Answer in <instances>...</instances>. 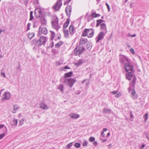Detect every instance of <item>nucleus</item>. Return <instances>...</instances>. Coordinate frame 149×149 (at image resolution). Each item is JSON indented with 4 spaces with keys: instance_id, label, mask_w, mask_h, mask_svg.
<instances>
[{
    "instance_id": "f257e3e1",
    "label": "nucleus",
    "mask_w": 149,
    "mask_h": 149,
    "mask_svg": "<svg viewBox=\"0 0 149 149\" xmlns=\"http://www.w3.org/2000/svg\"><path fill=\"white\" fill-rule=\"evenodd\" d=\"M124 67L126 72L127 73L126 74V78L130 79V76L134 75L133 74L134 72V66L131 65L129 61L125 63Z\"/></svg>"
},
{
    "instance_id": "f03ea898",
    "label": "nucleus",
    "mask_w": 149,
    "mask_h": 149,
    "mask_svg": "<svg viewBox=\"0 0 149 149\" xmlns=\"http://www.w3.org/2000/svg\"><path fill=\"white\" fill-rule=\"evenodd\" d=\"M47 40V38L46 37L41 36L37 41L35 39H33L31 41V43L32 45L35 44L36 46L39 47L42 45L44 46Z\"/></svg>"
},
{
    "instance_id": "7ed1b4c3",
    "label": "nucleus",
    "mask_w": 149,
    "mask_h": 149,
    "mask_svg": "<svg viewBox=\"0 0 149 149\" xmlns=\"http://www.w3.org/2000/svg\"><path fill=\"white\" fill-rule=\"evenodd\" d=\"M94 34V30L92 29H85L82 32V36L85 37L87 36L88 37L91 38L93 36Z\"/></svg>"
},
{
    "instance_id": "20e7f679",
    "label": "nucleus",
    "mask_w": 149,
    "mask_h": 149,
    "mask_svg": "<svg viewBox=\"0 0 149 149\" xmlns=\"http://www.w3.org/2000/svg\"><path fill=\"white\" fill-rule=\"evenodd\" d=\"M130 79H127L129 81L132 79V81L130 82V87L128 88V90L130 92V91L132 89H131V87L133 88L134 87L136 83V78L135 75H132V76H130Z\"/></svg>"
},
{
    "instance_id": "39448f33",
    "label": "nucleus",
    "mask_w": 149,
    "mask_h": 149,
    "mask_svg": "<svg viewBox=\"0 0 149 149\" xmlns=\"http://www.w3.org/2000/svg\"><path fill=\"white\" fill-rule=\"evenodd\" d=\"M4 126L3 124L0 125V140L3 138L7 134L8 132L6 127L2 128Z\"/></svg>"
},
{
    "instance_id": "423d86ee",
    "label": "nucleus",
    "mask_w": 149,
    "mask_h": 149,
    "mask_svg": "<svg viewBox=\"0 0 149 149\" xmlns=\"http://www.w3.org/2000/svg\"><path fill=\"white\" fill-rule=\"evenodd\" d=\"M85 50V49L83 46L79 45L77 46L74 50V54L75 55H80Z\"/></svg>"
},
{
    "instance_id": "0eeeda50",
    "label": "nucleus",
    "mask_w": 149,
    "mask_h": 149,
    "mask_svg": "<svg viewBox=\"0 0 149 149\" xmlns=\"http://www.w3.org/2000/svg\"><path fill=\"white\" fill-rule=\"evenodd\" d=\"M76 82L75 79L72 78H68L66 79L64 81V83L66 85L68 86L70 88H72Z\"/></svg>"
},
{
    "instance_id": "6e6552de",
    "label": "nucleus",
    "mask_w": 149,
    "mask_h": 149,
    "mask_svg": "<svg viewBox=\"0 0 149 149\" xmlns=\"http://www.w3.org/2000/svg\"><path fill=\"white\" fill-rule=\"evenodd\" d=\"M58 19L56 17L52 22V27L57 31L61 27L58 25Z\"/></svg>"
},
{
    "instance_id": "1a4fd4ad",
    "label": "nucleus",
    "mask_w": 149,
    "mask_h": 149,
    "mask_svg": "<svg viewBox=\"0 0 149 149\" xmlns=\"http://www.w3.org/2000/svg\"><path fill=\"white\" fill-rule=\"evenodd\" d=\"M62 4V0H58L52 7V8L55 11H58L60 8Z\"/></svg>"
},
{
    "instance_id": "9d476101",
    "label": "nucleus",
    "mask_w": 149,
    "mask_h": 149,
    "mask_svg": "<svg viewBox=\"0 0 149 149\" xmlns=\"http://www.w3.org/2000/svg\"><path fill=\"white\" fill-rule=\"evenodd\" d=\"M39 33L38 36H41L42 33L44 35H46L48 33L47 29L45 27H42L40 26L39 29Z\"/></svg>"
},
{
    "instance_id": "9b49d317",
    "label": "nucleus",
    "mask_w": 149,
    "mask_h": 149,
    "mask_svg": "<svg viewBox=\"0 0 149 149\" xmlns=\"http://www.w3.org/2000/svg\"><path fill=\"white\" fill-rule=\"evenodd\" d=\"M106 33L104 32H100L95 38L96 40V43L99 42L100 40H102Z\"/></svg>"
},
{
    "instance_id": "f8f14e48",
    "label": "nucleus",
    "mask_w": 149,
    "mask_h": 149,
    "mask_svg": "<svg viewBox=\"0 0 149 149\" xmlns=\"http://www.w3.org/2000/svg\"><path fill=\"white\" fill-rule=\"evenodd\" d=\"M120 56L119 61L121 63H125V61H126L127 63L129 61L128 59L125 56L123 55H120Z\"/></svg>"
},
{
    "instance_id": "ddd939ff",
    "label": "nucleus",
    "mask_w": 149,
    "mask_h": 149,
    "mask_svg": "<svg viewBox=\"0 0 149 149\" xmlns=\"http://www.w3.org/2000/svg\"><path fill=\"white\" fill-rule=\"evenodd\" d=\"M130 92H131L132 94L131 97L133 99L135 100L138 98V95L135 91V89L134 88L131 90Z\"/></svg>"
},
{
    "instance_id": "4468645a",
    "label": "nucleus",
    "mask_w": 149,
    "mask_h": 149,
    "mask_svg": "<svg viewBox=\"0 0 149 149\" xmlns=\"http://www.w3.org/2000/svg\"><path fill=\"white\" fill-rule=\"evenodd\" d=\"M10 98V94L8 92H5L4 96L3 97V100L5 101V100H8Z\"/></svg>"
},
{
    "instance_id": "2eb2a0df",
    "label": "nucleus",
    "mask_w": 149,
    "mask_h": 149,
    "mask_svg": "<svg viewBox=\"0 0 149 149\" xmlns=\"http://www.w3.org/2000/svg\"><path fill=\"white\" fill-rule=\"evenodd\" d=\"M65 10L67 15L70 17L72 11L71 7L70 5L68 6L65 8Z\"/></svg>"
},
{
    "instance_id": "dca6fc26",
    "label": "nucleus",
    "mask_w": 149,
    "mask_h": 149,
    "mask_svg": "<svg viewBox=\"0 0 149 149\" xmlns=\"http://www.w3.org/2000/svg\"><path fill=\"white\" fill-rule=\"evenodd\" d=\"M100 30L101 32H104V33H107V29L106 28V25L105 23H101L100 25Z\"/></svg>"
},
{
    "instance_id": "f3484780",
    "label": "nucleus",
    "mask_w": 149,
    "mask_h": 149,
    "mask_svg": "<svg viewBox=\"0 0 149 149\" xmlns=\"http://www.w3.org/2000/svg\"><path fill=\"white\" fill-rule=\"evenodd\" d=\"M88 41V40L86 38H81L79 40V45L83 46L82 45H85Z\"/></svg>"
},
{
    "instance_id": "a211bd4d",
    "label": "nucleus",
    "mask_w": 149,
    "mask_h": 149,
    "mask_svg": "<svg viewBox=\"0 0 149 149\" xmlns=\"http://www.w3.org/2000/svg\"><path fill=\"white\" fill-rule=\"evenodd\" d=\"M69 116L71 118L74 119H76L79 117V115L74 113H71L69 114Z\"/></svg>"
},
{
    "instance_id": "6ab92c4d",
    "label": "nucleus",
    "mask_w": 149,
    "mask_h": 149,
    "mask_svg": "<svg viewBox=\"0 0 149 149\" xmlns=\"http://www.w3.org/2000/svg\"><path fill=\"white\" fill-rule=\"evenodd\" d=\"M42 11L40 9L37 8L35 11V14L37 17H39L41 15Z\"/></svg>"
},
{
    "instance_id": "aec40b11",
    "label": "nucleus",
    "mask_w": 149,
    "mask_h": 149,
    "mask_svg": "<svg viewBox=\"0 0 149 149\" xmlns=\"http://www.w3.org/2000/svg\"><path fill=\"white\" fill-rule=\"evenodd\" d=\"M40 19L42 24L43 26H46L47 24V21L46 18L44 17H41Z\"/></svg>"
},
{
    "instance_id": "412c9836",
    "label": "nucleus",
    "mask_w": 149,
    "mask_h": 149,
    "mask_svg": "<svg viewBox=\"0 0 149 149\" xmlns=\"http://www.w3.org/2000/svg\"><path fill=\"white\" fill-rule=\"evenodd\" d=\"M69 32L71 35H73L75 32V30L72 25H70L69 27Z\"/></svg>"
},
{
    "instance_id": "4be33fe9",
    "label": "nucleus",
    "mask_w": 149,
    "mask_h": 149,
    "mask_svg": "<svg viewBox=\"0 0 149 149\" xmlns=\"http://www.w3.org/2000/svg\"><path fill=\"white\" fill-rule=\"evenodd\" d=\"M17 120L15 118H14L13 120L11 122L10 124L11 125L13 126H16L17 125Z\"/></svg>"
},
{
    "instance_id": "5701e85b",
    "label": "nucleus",
    "mask_w": 149,
    "mask_h": 149,
    "mask_svg": "<svg viewBox=\"0 0 149 149\" xmlns=\"http://www.w3.org/2000/svg\"><path fill=\"white\" fill-rule=\"evenodd\" d=\"M40 108L42 109H48L46 105L44 103L42 102L40 104Z\"/></svg>"
},
{
    "instance_id": "b1692460",
    "label": "nucleus",
    "mask_w": 149,
    "mask_h": 149,
    "mask_svg": "<svg viewBox=\"0 0 149 149\" xmlns=\"http://www.w3.org/2000/svg\"><path fill=\"white\" fill-rule=\"evenodd\" d=\"M72 71L65 73L64 74V78H66L67 77H70L72 75Z\"/></svg>"
},
{
    "instance_id": "393cba45",
    "label": "nucleus",
    "mask_w": 149,
    "mask_h": 149,
    "mask_svg": "<svg viewBox=\"0 0 149 149\" xmlns=\"http://www.w3.org/2000/svg\"><path fill=\"white\" fill-rule=\"evenodd\" d=\"M84 62V61L83 59L79 60L77 62L74 63V65L76 66H78L83 63Z\"/></svg>"
},
{
    "instance_id": "a878e982",
    "label": "nucleus",
    "mask_w": 149,
    "mask_h": 149,
    "mask_svg": "<svg viewBox=\"0 0 149 149\" xmlns=\"http://www.w3.org/2000/svg\"><path fill=\"white\" fill-rule=\"evenodd\" d=\"M104 21L102 19H99L97 21V24H96V27H98L99 25L101 23H102L103 22H104Z\"/></svg>"
},
{
    "instance_id": "bb28decb",
    "label": "nucleus",
    "mask_w": 149,
    "mask_h": 149,
    "mask_svg": "<svg viewBox=\"0 0 149 149\" xmlns=\"http://www.w3.org/2000/svg\"><path fill=\"white\" fill-rule=\"evenodd\" d=\"M35 34L34 32L29 33L28 35V38L30 39H31L34 36Z\"/></svg>"
},
{
    "instance_id": "cd10ccee",
    "label": "nucleus",
    "mask_w": 149,
    "mask_h": 149,
    "mask_svg": "<svg viewBox=\"0 0 149 149\" xmlns=\"http://www.w3.org/2000/svg\"><path fill=\"white\" fill-rule=\"evenodd\" d=\"M50 32L51 33V37L50 38V40H52L54 38L55 34L54 32L52 31H50Z\"/></svg>"
},
{
    "instance_id": "c85d7f7f",
    "label": "nucleus",
    "mask_w": 149,
    "mask_h": 149,
    "mask_svg": "<svg viewBox=\"0 0 149 149\" xmlns=\"http://www.w3.org/2000/svg\"><path fill=\"white\" fill-rule=\"evenodd\" d=\"M111 112V110L110 109L104 108L103 111V113H110Z\"/></svg>"
},
{
    "instance_id": "c756f323",
    "label": "nucleus",
    "mask_w": 149,
    "mask_h": 149,
    "mask_svg": "<svg viewBox=\"0 0 149 149\" xmlns=\"http://www.w3.org/2000/svg\"><path fill=\"white\" fill-rule=\"evenodd\" d=\"M69 20L68 19H67V21L64 23V24L63 25V27H64V28H65L68 26L69 23Z\"/></svg>"
},
{
    "instance_id": "7c9ffc66",
    "label": "nucleus",
    "mask_w": 149,
    "mask_h": 149,
    "mask_svg": "<svg viewBox=\"0 0 149 149\" xmlns=\"http://www.w3.org/2000/svg\"><path fill=\"white\" fill-rule=\"evenodd\" d=\"M58 89H59L62 93L63 92V86L62 84H61L59 85L58 88Z\"/></svg>"
},
{
    "instance_id": "2f4dec72",
    "label": "nucleus",
    "mask_w": 149,
    "mask_h": 149,
    "mask_svg": "<svg viewBox=\"0 0 149 149\" xmlns=\"http://www.w3.org/2000/svg\"><path fill=\"white\" fill-rule=\"evenodd\" d=\"M92 16L93 18L97 17L100 16V14H96L94 13H92Z\"/></svg>"
},
{
    "instance_id": "473e14b6",
    "label": "nucleus",
    "mask_w": 149,
    "mask_h": 149,
    "mask_svg": "<svg viewBox=\"0 0 149 149\" xmlns=\"http://www.w3.org/2000/svg\"><path fill=\"white\" fill-rule=\"evenodd\" d=\"M63 42L62 41H59L55 45L56 47L57 48L59 47V46L62 45Z\"/></svg>"
},
{
    "instance_id": "72a5a7b5",
    "label": "nucleus",
    "mask_w": 149,
    "mask_h": 149,
    "mask_svg": "<svg viewBox=\"0 0 149 149\" xmlns=\"http://www.w3.org/2000/svg\"><path fill=\"white\" fill-rule=\"evenodd\" d=\"M63 32L65 36V37H67L68 35V32L67 30L64 29L63 30Z\"/></svg>"
},
{
    "instance_id": "f704fd0d",
    "label": "nucleus",
    "mask_w": 149,
    "mask_h": 149,
    "mask_svg": "<svg viewBox=\"0 0 149 149\" xmlns=\"http://www.w3.org/2000/svg\"><path fill=\"white\" fill-rule=\"evenodd\" d=\"M73 143L71 142L68 144L66 146V148L67 149L70 148V147L72 145Z\"/></svg>"
},
{
    "instance_id": "c9c22d12",
    "label": "nucleus",
    "mask_w": 149,
    "mask_h": 149,
    "mask_svg": "<svg viewBox=\"0 0 149 149\" xmlns=\"http://www.w3.org/2000/svg\"><path fill=\"white\" fill-rule=\"evenodd\" d=\"M144 116V120L145 122H146L148 118V113H146Z\"/></svg>"
},
{
    "instance_id": "e433bc0d",
    "label": "nucleus",
    "mask_w": 149,
    "mask_h": 149,
    "mask_svg": "<svg viewBox=\"0 0 149 149\" xmlns=\"http://www.w3.org/2000/svg\"><path fill=\"white\" fill-rule=\"evenodd\" d=\"M33 12L32 11H31L30 12V18L29 19L30 20H32V19L33 18Z\"/></svg>"
},
{
    "instance_id": "4c0bfd02",
    "label": "nucleus",
    "mask_w": 149,
    "mask_h": 149,
    "mask_svg": "<svg viewBox=\"0 0 149 149\" xmlns=\"http://www.w3.org/2000/svg\"><path fill=\"white\" fill-rule=\"evenodd\" d=\"M107 130V129L106 128H104L103 129V131L102 132L101 135L103 136V137H105V134H104V132H106Z\"/></svg>"
},
{
    "instance_id": "58836bf2",
    "label": "nucleus",
    "mask_w": 149,
    "mask_h": 149,
    "mask_svg": "<svg viewBox=\"0 0 149 149\" xmlns=\"http://www.w3.org/2000/svg\"><path fill=\"white\" fill-rule=\"evenodd\" d=\"M89 141L91 142L94 141L95 140V138L93 137H91L89 138Z\"/></svg>"
},
{
    "instance_id": "ea45409f",
    "label": "nucleus",
    "mask_w": 149,
    "mask_h": 149,
    "mask_svg": "<svg viewBox=\"0 0 149 149\" xmlns=\"http://www.w3.org/2000/svg\"><path fill=\"white\" fill-rule=\"evenodd\" d=\"M70 68L68 66H65L64 67V68H61V69L62 70H64V71H66L65 70V69H70Z\"/></svg>"
},
{
    "instance_id": "a19ab883",
    "label": "nucleus",
    "mask_w": 149,
    "mask_h": 149,
    "mask_svg": "<svg viewBox=\"0 0 149 149\" xmlns=\"http://www.w3.org/2000/svg\"><path fill=\"white\" fill-rule=\"evenodd\" d=\"M80 144L79 143H76L74 145V146L77 148H79L80 147Z\"/></svg>"
},
{
    "instance_id": "79ce46f5",
    "label": "nucleus",
    "mask_w": 149,
    "mask_h": 149,
    "mask_svg": "<svg viewBox=\"0 0 149 149\" xmlns=\"http://www.w3.org/2000/svg\"><path fill=\"white\" fill-rule=\"evenodd\" d=\"M86 47L87 49L88 50H90L91 48V47L90 46V44L88 43L87 44Z\"/></svg>"
},
{
    "instance_id": "37998d69",
    "label": "nucleus",
    "mask_w": 149,
    "mask_h": 149,
    "mask_svg": "<svg viewBox=\"0 0 149 149\" xmlns=\"http://www.w3.org/2000/svg\"><path fill=\"white\" fill-rule=\"evenodd\" d=\"M86 81V85H88L89 83V81L88 80H84L82 82V84H83L84 82Z\"/></svg>"
},
{
    "instance_id": "c03bdc74",
    "label": "nucleus",
    "mask_w": 149,
    "mask_h": 149,
    "mask_svg": "<svg viewBox=\"0 0 149 149\" xmlns=\"http://www.w3.org/2000/svg\"><path fill=\"white\" fill-rule=\"evenodd\" d=\"M93 19V17L92 16H88L87 21L88 22L92 20Z\"/></svg>"
},
{
    "instance_id": "a18cd8bd",
    "label": "nucleus",
    "mask_w": 149,
    "mask_h": 149,
    "mask_svg": "<svg viewBox=\"0 0 149 149\" xmlns=\"http://www.w3.org/2000/svg\"><path fill=\"white\" fill-rule=\"evenodd\" d=\"M24 124L23 122L22 121V120H19V122L18 126H22Z\"/></svg>"
},
{
    "instance_id": "49530a36",
    "label": "nucleus",
    "mask_w": 149,
    "mask_h": 149,
    "mask_svg": "<svg viewBox=\"0 0 149 149\" xmlns=\"http://www.w3.org/2000/svg\"><path fill=\"white\" fill-rule=\"evenodd\" d=\"M18 108H19L18 106V105H17L15 104L14 105L13 109L14 110H17V109H18Z\"/></svg>"
},
{
    "instance_id": "de8ad7c7",
    "label": "nucleus",
    "mask_w": 149,
    "mask_h": 149,
    "mask_svg": "<svg viewBox=\"0 0 149 149\" xmlns=\"http://www.w3.org/2000/svg\"><path fill=\"white\" fill-rule=\"evenodd\" d=\"M121 93L120 92H119L116 95V97L117 98L118 97L121 96Z\"/></svg>"
},
{
    "instance_id": "09e8293b",
    "label": "nucleus",
    "mask_w": 149,
    "mask_h": 149,
    "mask_svg": "<svg viewBox=\"0 0 149 149\" xmlns=\"http://www.w3.org/2000/svg\"><path fill=\"white\" fill-rule=\"evenodd\" d=\"M71 0H67L64 3V5H67Z\"/></svg>"
},
{
    "instance_id": "8fccbe9b",
    "label": "nucleus",
    "mask_w": 149,
    "mask_h": 149,
    "mask_svg": "<svg viewBox=\"0 0 149 149\" xmlns=\"http://www.w3.org/2000/svg\"><path fill=\"white\" fill-rule=\"evenodd\" d=\"M130 52L133 54H135L134 50L133 48H131L130 50Z\"/></svg>"
},
{
    "instance_id": "3c124183",
    "label": "nucleus",
    "mask_w": 149,
    "mask_h": 149,
    "mask_svg": "<svg viewBox=\"0 0 149 149\" xmlns=\"http://www.w3.org/2000/svg\"><path fill=\"white\" fill-rule=\"evenodd\" d=\"M106 5L107 6V9H108V11L109 12L110 11V6H109V5L107 3H106Z\"/></svg>"
},
{
    "instance_id": "603ef678",
    "label": "nucleus",
    "mask_w": 149,
    "mask_h": 149,
    "mask_svg": "<svg viewBox=\"0 0 149 149\" xmlns=\"http://www.w3.org/2000/svg\"><path fill=\"white\" fill-rule=\"evenodd\" d=\"M31 25V24L30 23H29L27 25V30H29L30 29V27Z\"/></svg>"
},
{
    "instance_id": "864d4df0",
    "label": "nucleus",
    "mask_w": 149,
    "mask_h": 149,
    "mask_svg": "<svg viewBox=\"0 0 149 149\" xmlns=\"http://www.w3.org/2000/svg\"><path fill=\"white\" fill-rule=\"evenodd\" d=\"M118 92V91H113L111 93L113 95H115V94H116Z\"/></svg>"
},
{
    "instance_id": "5fc2aeb1",
    "label": "nucleus",
    "mask_w": 149,
    "mask_h": 149,
    "mask_svg": "<svg viewBox=\"0 0 149 149\" xmlns=\"http://www.w3.org/2000/svg\"><path fill=\"white\" fill-rule=\"evenodd\" d=\"M145 145L144 144H143L142 145V146L140 147V149H143L145 147Z\"/></svg>"
},
{
    "instance_id": "6e6d98bb",
    "label": "nucleus",
    "mask_w": 149,
    "mask_h": 149,
    "mask_svg": "<svg viewBox=\"0 0 149 149\" xmlns=\"http://www.w3.org/2000/svg\"><path fill=\"white\" fill-rule=\"evenodd\" d=\"M82 145L83 146H86L87 145V143L86 141L83 142Z\"/></svg>"
},
{
    "instance_id": "4d7b16f0",
    "label": "nucleus",
    "mask_w": 149,
    "mask_h": 149,
    "mask_svg": "<svg viewBox=\"0 0 149 149\" xmlns=\"http://www.w3.org/2000/svg\"><path fill=\"white\" fill-rule=\"evenodd\" d=\"M1 75L4 77H6L5 74L4 72H1Z\"/></svg>"
},
{
    "instance_id": "13d9d810",
    "label": "nucleus",
    "mask_w": 149,
    "mask_h": 149,
    "mask_svg": "<svg viewBox=\"0 0 149 149\" xmlns=\"http://www.w3.org/2000/svg\"><path fill=\"white\" fill-rule=\"evenodd\" d=\"M56 64L57 66H58L61 65L60 63L59 62H56Z\"/></svg>"
},
{
    "instance_id": "bf43d9fd",
    "label": "nucleus",
    "mask_w": 149,
    "mask_h": 149,
    "mask_svg": "<svg viewBox=\"0 0 149 149\" xmlns=\"http://www.w3.org/2000/svg\"><path fill=\"white\" fill-rule=\"evenodd\" d=\"M93 144L95 146H96L97 145V142L95 141L93 142Z\"/></svg>"
},
{
    "instance_id": "052dcab7",
    "label": "nucleus",
    "mask_w": 149,
    "mask_h": 149,
    "mask_svg": "<svg viewBox=\"0 0 149 149\" xmlns=\"http://www.w3.org/2000/svg\"><path fill=\"white\" fill-rule=\"evenodd\" d=\"M130 36L131 37H135L136 36V34H133V35H130Z\"/></svg>"
},
{
    "instance_id": "680f3d73",
    "label": "nucleus",
    "mask_w": 149,
    "mask_h": 149,
    "mask_svg": "<svg viewBox=\"0 0 149 149\" xmlns=\"http://www.w3.org/2000/svg\"><path fill=\"white\" fill-rule=\"evenodd\" d=\"M16 110H14V109H13V111H12V113H16Z\"/></svg>"
},
{
    "instance_id": "e2e57ef3",
    "label": "nucleus",
    "mask_w": 149,
    "mask_h": 149,
    "mask_svg": "<svg viewBox=\"0 0 149 149\" xmlns=\"http://www.w3.org/2000/svg\"><path fill=\"white\" fill-rule=\"evenodd\" d=\"M52 45L50 47L51 48H52L54 46V42L53 41L51 42Z\"/></svg>"
},
{
    "instance_id": "0e129e2a",
    "label": "nucleus",
    "mask_w": 149,
    "mask_h": 149,
    "mask_svg": "<svg viewBox=\"0 0 149 149\" xmlns=\"http://www.w3.org/2000/svg\"><path fill=\"white\" fill-rule=\"evenodd\" d=\"M146 137L147 139L149 140V135L147 134H146Z\"/></svg>"
},
{
    "instance_id": "69168bd1",
    "label": "nucleus",
    "mask_w": 149,
    "mask_h": 149,
    "mask_svg": "<svg viewBox=\"0 0 149 149\" xmlns=\"http://www.w3.org/2000/svg\"><path fill=\"white\" fill-rule=\"evenodd\" d=\"M110 133L109 132V133H108L107 134V135H106V137H108V136H109L110 135Z\"/></svg>"
},
{
    "instance_id": "338daca9",
    "label": "nucleus",
    "mask_w": 149,
    "mask_h": 149,
    "mask_svg": "<svg viewBox=\"0 0 149 149\" xmlns=\"http://www.w3.org/2000/svg\"><path fill=\"white\" fill-rule=\"evenodd\" d=\"M21 114L20 113H19L18 115V117L19 118H20V117H21Z\"/></svg>"
},
{
    "instance_id": "774afa93",
    "label": "nucleus",
    "mask_w": 149,
    "mask_h": 149,
    "mask_svg": "<svg viewBox=\"0 0 149 149\" xmlns=\"http://www.w3.org/2000/svg\"><path fill=\"white\" fill-rule=\"evenodd\" d=\"M107 140L106 139H103V140H102V142H104L105 141H107Z\"/></svg>"
}]
</instances>
